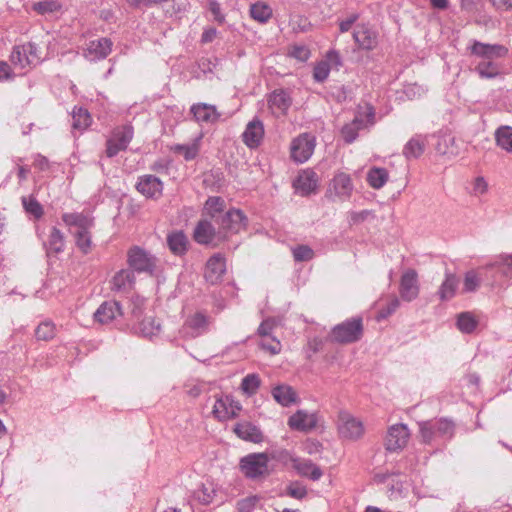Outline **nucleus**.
<instances>
[{"label": "nucleus", "mask_w": 512, "mask_h": 512, "mask_svg": "<svg viewBox=\"0 0 512 512\" xmlns=\"http://www.w3.org/2000/svg\"><path fill=\"white\" fill-rule=\"evenodd\" d=\"M426 140L424 137L411 138L403 148V155L407 158H419L425 151Z\"/></svg>", "instance_id": "4c0bfd02"}, {"label": "nucleus", "mask_w": 512, "mask_h": 512, "mask_svg": "<svg viewBox=\"0 0 512 512\" xmlns=\"http://www.w3.org/2000/svg\"><path fill=\"white\" fill-rule=\"evenodd\" d=\"M139 332L144 337H153L160 332V324L154 317H145L139 323Z\"/></svg>", "instance_id": "49530a36"}, {"label": "nucleus", "mask_w": 512, "mask_h": 512, "mask_svg": "<svg viewBox=\"0 0 512 512\" xmlns=\"http://www.w3.org/2000/svg\"><path fill=\"white\" fill-rule=\"evenodd\" d=\"M353 38L361 50L371 51L378 45V33L370 26L358 24L353 32Z\"/></svg>", "instance_id": "dca6fc26"}, {"label": "nucleus", "mask_w": 512, "mask_h": 512, "mask_svg": "<svg viewBox=\"0 0 512 512\" xmlns=\"http://www.w3.org/2000/svg\"><path fill=\"white\" fill-rule=\"evenodd\" d=\"M287 494L295 499H303L307 495L306 487L298 482H293L287 487Z\"/></svg>", "instance_id": "0e129e2a"}, {"label": "nucleus", "mask_w": 512, "mask_h": 512, "mask_svg": "<svg viewBox=\"0 0 512 512\" xmlns=\"http://www.w3.org/2000/svg\"><path fill=\"white\" fill-rule=\"evenodd\" d=\"M226 273V258L216 253L212 255L206 262L204 268V279L211 285L219 284Z\"/></svg>", "instance_id": "ddd939ff"}, {"label": "nucleus", "mask_w": 512, "mask_h": 512, "mask_svg": "<svg viewBox=\"0 0 512 512\" xmlns=\"http://www.w3.org/2000/svg\"><path fill=\"white\" fill-rule=\"evenodd\" d=\"M260 345L262 349L268 351L272 355L279 354L282 348L281 342L278 339L272 337L262 339Z\"/></svg>", "instance_id": "680f3d73"}, {"label": "nucleus", "mask_w": 512, "mask_h": 512, "mask_svg": "<svg viewBox=\"0 0 512 512\" xmlns=\"http://www.w3.org/2000/svg\"><path fill=\"white\" fill-rule=\"evenodd\" d=\"M261 384V380L257 374H248L241 382V390L244 394L252 396L256 394Z\"/></svg>", "instance_id": "8fccbe9b"}, {"label": "nucleus", "mask_w": 512, "mask_h": 512, "mask_svg": "<svg viewBox=\"0 0 512 512\" xmlns=\"http://www.w3.org/2000/svg\"><path fill=\"white\" fill-rule=\"evenodd\" d=\"M471 54L482 59L481 61H494L498 58H504L508 54V48L499 44H485L474 41L471 48Z\"/></svg>", "instance_id": "4468645a"}, {"label": "nucleus", "mask_w": 512, "mask_h": 512, "mask_svg": "<svg viewBox=\"0 0 512 512\" xmlns=\"http://www.w3.org/2000/svg\"><path fill=\"white\" fill-rule=\"evenodd\" d=\"M364 323L362 317H352L334 326L329 334L330 340L339 344H351L362 339Z\"/></svg>", "instance_id": "f257e3e1"}, {"label": "nucleus", "mask_w": 512, "mask_h": 512, "mask_svg": "<svg viewBox=\"0 0 512 512\" xmlns=\"http://www.w3.org/2000/svg\"><path fill=\"white\" fill-rule=\"evenodd\" d=\"M435 429L438 436H452L454 431V424L447 419H439L434 421Z\"/></svg>", "instance_id": "052dcab7"}, {"label": "nucleus", "mask_w": 512, "mask_h": 512, "mask_svg": "<svg viewBox=\"0 0 512 512\" xmlns=\"http://www.w3.org/2000/svg\"><path fill=\"white\" fill-rule=\"evenodd\" d=\"M234 433L240 439L245 441L253 443H260L263 441V434L261 430L250 422L237 423L234 427Z\"/></svg>", "instance_id": "c756f323"}, {"label": "nucleus", "mask_w": 512, "mask_h": 512, "mask_svg": "<svg viewBox=\"0 0 512 512\" xmlns=\"http://www.w3.org/2000/svg\"><path fill=\"white\" fill-rule=\"evenodd\" d=\"M272 458L284 465L291 464L292 467L294 466V460H297V457H294L288 450L285 449L275 452L272 455Z\"/></svg>", "instance_id": "338daca9"}, {"label": "nucleus", "mask_w": 512, "mask_h": 512, "mask_svg": "<svg viewBox=\"0 0 512 512\" xmlns=\"http://www.w3.org/2000/svg\"><path fill=\"white\" fill-rule=\"evenodd\" d=\"M399 306L400 301L396 296L388 297L384 303H379V309L375 317L376 320L380 322L388 318L398 309Z\"/></svg>", "instance_id": "37998d69"}, {"label": "nucleus", "mask_w": 512, "mask_h": 512, "mask_svg": "<svg viewBox=\"0 0 512 512\" xmlns=\"http://www.w3.org/2000/svg\"><path fill=\"white\" fill-rule=\"evenodd\" d=\"M264 137V126L261 121L253 120L249 122L243 132V142L249 148H256L260 145Z\"/></svg>", "instance_id": "a878e982"}, {"label": "nucleus", "mask_w": 512, "mask_h": 512, "mask_svg": "<svg viewBox=\"0 0 512 512\" xmlns=\"http://www.w3.org/2000/svg\"><path fill=\"white\" fill-rule=\"evenodd\" d=\"M459 280L454 274H446L445 280L439 288V296L441 300H449L456 294Z\"/></svg>", "instance_id": "ea45409f"}, {"label": "nucleus", "mask_w": 512, "mask_h": 512, "mask_svg": "<svg viewBox=\"0 0 512 512\" xmlns=\"http://www.w3.org/2000/svg\"><path fill=\"white\" fill-rule=\"evenodd\" d=\"M410 436L407 425H391L384 438V447L389 452H400L407 446Z\"/></svg>", "instance_id": "9b49d317"}, {"label": "nucleus", "mask_w": 512, "mask_h": 512, "mask_svg": "<svg viewBox=\"0 0 512 512\" xmlns=\"http://www.w3.org/2000/svg\"><path fill=\"white\" fill-rule=\"evenodd\" d=\"M241 472L250 479L265 477L270 474L269 457L266 453H251L241 458Z\"/></svg>", "instance_id": "20e7f679"}, {"label": "nucleus", "mask_w": 512, "mask_h": 512, "mask_svg": "<svg viewBox=\"0 0 512 512\" xmlns=\"http://www.w3.org/2000/svg\"><path fill=\"white\" fill-rule=\"evenodd\" d=\"M260 501L261 497L251 495L239 500L236 504V508L238 512H253V510L259 505Z\"/></svg>", "instance_id": "6e6d98bb"}, {"label": "nucleus", "mask_w": 512, "mask_h": 512, "mask_svg": "<svg viewBox=\"0 0 512 512\" xmlns=\"http://www.w3.org/2000/svg\"><path fill=\"white\" fill-rule=\"evenodd\" d=\"M196 496L197 499L204 504L211 503L215 496V490L212 487V484H202L201 487L197 490Z\"/></svg>", "instance_id": "bf43d9fd"}, {"label": "nucleus", "mask_w": 512, "mask_h": 512, "mask_svg": "<svg viewBox=\"0 0 512 512\" xmlns=\"http://www.w3.org/2000/svg\"><path fill=\"white\" fill-rule=\"evenodd\" d=\"M91 229H86L84 231H74L72 232L76 246L83 252L84 254H87L90 252L92 247V240H91Z\"/></svg>", "instance_id": "09e8293b"}, {"label": "nucleus", "mask_w": 512, "mask_h": 512, "mask_svg": "<svg viewBox=\"0 0 512 512\" xmlns=\"http://www.w3.org/2000/svg\"><path fill=\"white\" fill-rule=\"evenodd\" d=\"M22 204L25 211L34 218L39 219L43 216V207L33 196L23 197Z\"/></svg>", "instance_id": "3c124183"}, {"label": "nucleus", "mask_w": 512, "mask_h": 512, "mask_svg": "<svg viewBox=\"0 0 512 512\" xmlns=\"http://www.w3.org/2000/svg\"><path fill=\"white\" fill-rule=\"evenodd\" d=\"M208 324V318L204 314L196 312L186 319L183 325V331L191 337H196L207 330Z\"/></svg>", "instance_id": "cd10ccee"}, {"label": "nucleus", "mask_w": 512, "mask_h": 512, "mask_svg": "<svg viewBox=\"0 0 512 512\" xmlns=\"http://www.w3.org/2000/svg\"><path fill=\"white\" fill-rule=\"evenodd\" d=\"M482 275L480 270L473 269L465 273L463 279V293L475 292L481 285Z\"/></svg>", "instance_id": "79ce46f5"}, {"label": "nucleus", "mask_w": 512, "mask_h": 512, "mask_svg": "<svg viewBox=\"0 0 512 512\" xmlns=\"http://www.w3.org/2000/svg\"><path fill=\"white\" fill-rule=\"evenodd\" d=\"M375 123V111L372 106L360 107L354 119L343 126L341 136L348 144L356 140L358 132Z\"/></svg>", "instance_id": "f03ea898"}, {"label": "nucleus", "mask_w": 512, "mask_h": 512, "mask_svg": "<svg viewBox=\"0 0 512 512\" xmlns=\"http://www.w3.org/2000/svg\"><path fill=\"white\" fill-rule=\"evenodd\" d=\"M136 189L147 198L158 199L163 192V183L154 175H144L139 178Z\"/></svg>", "instance_id": "a211bd4d"}, {"label": "nucleus", "mask_w": 512, "mask_h": 512, "mask_svg": "<svg viewBox=\"0 0 512 512\" xmlns=\"http://www.w3.org/2000/svg\"><path fill=\"white\" fill-rule=\"evenodd\" d=\"M287 424L292 430L308 432L316 427L317 416L315 413L298 410L289 417Z\"/></svg>", "instance_id": "6ab92c4d"}, {"label": "nucleus", "mask_w": 512, "mask_h": 512, "mask_svg": "<svg viewBox=\"0 0 512 512\" xmlns=\"http://www.w3.org/2000/svg\"><path fill=\"white\" fill-rule=\"evenodd\" d=\"M194 240L199 244L219 243V231L216 232L212 224L207 220H201L197 224L194 234Z\"/></svg>", "instance_id": "393cba45"}, {"label": "nucleus", "mask_w": 512, "mask_h": 512, "mask_svg": "<svg viewBox=\"0 0 512 512\" xmlns=\"http://www.w3.org/2000/svg\"><path fill=\"white\" fill-rule=\"evenodd\" d=\"M277 327V321L273 318H268L262 321L258 327V334L262 339L270 337L271 332Z\"/></svg>", "instance_id": "e2e57ef3"}, {"label": "nucleus", "mask_w": 512, "mask_h": 512, "mask_svg": "<svg viewBox=\"0 0 512 512\" xmlns=\"http://www.w3.org/2000/svg\"><path fill=\"white\" fill-rule=\"evenodd\" d=\"M389 180V172L385 168L372 167L367 172L366 181L373 189H381Z\"/></svg>", "instance_id": "c9c22d12"}, {"label": "nucleus", "mask_w": 512, "mask_h": 512, "mask_svg": "<svg viewBox=\"0 0 512 512\" xmlns=\"http://www.w3.org/2000/svg\"><path fill=\"white\" fill-rule=\"evenodd\" d=\"M62 8L59 0H43L33 4L32 9L40 14L46 15L58 12Z\"/></svg>", "instance_id": "de8ad7c7"}, {"label": "nucleus", "mask_w": 512, "mask_h": 512, "mask_svg": "<svg viewBox=\"0 0 512 512\" xmlns=\"http://www.w3.org/2000/svg\"><path fill=\"white\" fill-rule=\"evenodd\" d=\"M48 254H58L64 250V234L56 227H52L48 239L44 242Z\"/></svg>", "instance_id": "72a5a7b5"}, {"label": "nucleus", "mask_w": 512, "mask_h": 512, "mask_svg": "<svg viewBox=\"0 0 512 512\" xmlns=\"http://www.w3.org/2000/svg\"><path fill=\"white\" fill-rule=\"evenodd\" d=\"M167 244L173 254L180 256L187 251L188 239L183 232L176 231L167 236Z\"/></svg>", "instance_id": "f704fd0d"}, {"label": "nucleus", "mask_w": 512, "mask_h": 512, "mask_svg": "<svg viewBox=\"0 0 512 512\" xmlns=\"http://www.w3.org/2000/svg\"><path fill=\"white\" fill-rule=\"evenodd\" d=\"M337 429L341 438L350 441L362 438L365 433L363 422L347 411L339 413Z\"/></svg>", "instance_id": "6e6552de"}, {"label": "nucleus", "mask_w": 512, "mask_h": 512, "mask_svg": "<svg viewBox=\"0 0 512 512\" xmlns=\"http://www.w3.org/2000/svg\"><path fill=\"white\" fill-rule=\"evenodd\" d=\"M190 111L197 122L215 123L220 117L216 107L206 103L194 104Z\"/></svg>", "instance_id": "c85d7f7f"}, {"label": "nucleus", "mask_w": 512, "mask_h": 512, "mask_svg": "<svg viewBox=\"0 0 512 512\" xmlns=\"http://www.w3.org/2000/svg\"><path fill=\"white\" fill-rule=\"evenodd\" d=\"M318 181L317 174L312 170L306 169L299 173L294 186L301 195H309L316 192Z\"/></svg>", "instance_id": "b1692460"}, {"label": "nucleus", "mask_w": 512, "mask_h": 512, "mask_svg": "<svg viewBox=\"0 0 512 512\" xmlns=\"http://www.w3.org/2000/svg\"><path fill=\"white\" fill-rule=\"evenodd\" d=\"M291 103L290 96L282 89L273 91L268 99L269 109L276 117L285 116Z\"/></svg>", "instance_id": "4be33fe9"}, {"label": "nucleus", "mask_w": 512, "mask_h": 512, "mask_svg": "<svg viewBox=\"0 0 512 512\" xmlns=\"http://www.w3.org/2000/svg\"><path fill=\"white\" fill-rule=\"evenodd\" d=\"M496 145L502 150L512 154V127L500 126L495 131Z\"/></svg>", "instance_id": "58836bf2"}, {"label": "nucleus", "mask_w": 512, "mask_h": 512, "mask_svg": "<svg viewBox=\"0 0 512 512\" xmlns=\"http://www.w3.org/2000/svg\"><path fill=\"white\" fill-rule=\"evenodd\" d=\"M434 422H424L420 424V437L423 443L429 444L437 437Z\"/></svg>", "instance_id": "4d7b16f0"}, {"label": "nucleus", "mask_w": 512, "mask_h": 512, "mask_svg": "<svg viewBox=\"0 0 512 512\" xmlns=\"http://www.w3.org/2000/svg\"><path fill=\"white\" fill-rule=\"evenodd\" d=\"M476 71L481 78H495L501 74L500 66L494 61H480Z\"/></svg>", "instance_id": "a18cd8bd"}, {"label": "nucleus", "mask_w": 512, "mask_h": 512, "mask_svg": "<svg viewBox=\"0 0 512 512\" xmlns=\"http://www.w3.org/2000/svg\"><path fill=\"white\" fill-rule=\"evenodd\" d=\"M274 400L282 406H289L297 402V393L289 385H278L272 389Z\"/></svg>", "instance_id": "7c9ffc66"}, {"label": "nucleus", "mask_w": 512, "mask_h": 512, "mask_svg": "<svg viewBox=\"0 0 512 512\" xmlns=\"http://www.w3.org/2000/svg\"><path fill=\"white\" fill-rule=\"evenodd\" d=\"M122 315L120 304L116 301L102 303L94 313V318L101 324H107Z\"/></svg>", "instance_id": "bb28decb"}, {"label": "nucleus", "mask_w": 512, "mask_h": 512, "mask_svg": "<svg viewBox=\"0 0 512 512\" xmlns=\"http://www.w3.org/2000/svg\"><path fill=\"white\" fill-rule=\"evenodd\" d=\"M224 209V200L221 197H209L205 203V212L214 218L217 213L222 212Z\"/></svg>", "instance_id": "5fc2aeb1"}, {"label": "nucleus", "mask_w": 512, "mask_h": 512, "mask_svg": "<svg viewBox=\"0 0 512 512\" xmlns=\"http://www.w3.org/2000/svg\"><path fill=\"white\" fill-rule=\"evenodd\" d=\"M62 221L68 227L72 233L74 231H84L86 229H92L93 218L88 214L84 213H64L62 215Z\"/></svg>", "instance_id": "5701e85b"}, {"label": "nucleus", "mask_w": 512, "mask_h": 512, "mask_svg": "<svg viewBox=\"0 0 512 512\" xmlns=\"http://www.w3.org/2000/svg\"><path fill=\"white\" fill-rule=\"evenodd\" d=\"M10 61L20 69L36 66L41 61L40 49L32 42L17 45L12 50Z\"/></svg>", "instance_id": "0eeeda50"}, {"label": "nucleus", "mask_w": 512, "mask_h": 512, "mask_svg": "<svg viewBox=\"0 0 512 512\" xmlns=\"http://www.w3.org/2000/svg\"><path fill=\"white\" fill-rule=\"evenodd\" d=\"M135 273L130 269H121L110 280L111 289L115 292L128 293L135 285Z\"/></svg>", "instance_id": "412c9836"}, {"label": "nucleus", "mask_w": 512, "mask_h": 512, "mask_svg": "<svg viewBox=\"0 0 512 512\" xmlns=\"http://www.w3.org/2000/svg\"><path fill=\"white\" fill-rule=\"evenodd\" d=\"M127 264L130 270L152 275L157 267V258L140 246H132L127 251Z\"/></svg>", "instance_id": "423d86ee"}, {"label": "nucleus", "mask_w": 512, "mask_h": 512, "mask_svg": "<svg viewBox=\"0 0 512 512\" xmlns=\"http://www.w3.org/2000/svg\"><path fill=\"white\" fill-rule=\"evenodd\" d=\"M353 190L351 176L344 171H337L328 184L326 197L332 201H347L352 196Z\"/></svg>", "instance_id": "39448f33"}, {"label": "nucleus", "mask_w": 512, "mask_h": 512, "mask_svg": "<svg viewBox=\"0 0 512 512\" xmlns=\"http://www.w3.org/2000/svg\"><path fill=\"white\" fill-rule=\"evenodd\" d=\"M249 12L251 18L261 24L267 23L273 14L270 5L261 1L251 4Z\"/></svg>", "instance_id": "e433bc0d"}, {"label": "nucleus", "mask_w": 512, "mask_h": 512, "mask_svg": "<svg viewBox=\"0 0 512 512\" xmlns=\"http://www.w3.org/2000/svg\"><path fill=\"white\" fill-rule=\"evenodd\" d=\"M477 326V321L469 312L461 313L457 319V327L461 332L471 333Z\"/></svg>", "instance_id": "603ef678"}, {"label": "nucleus", "mask_w": 512, "mask_h": 512, "mask_svg": "<svg viewBox=\"0 0 512 512\" xmlns=\"http://www.w3.org/2000/svg\"><path fill=\"white\" fill-rule=\"evenodd\" d=\"M316 145L314 136L303 133L294 138L290 145V156L297 163L306 162L313 154Z\"/></svg>", "instance_id": "9d476101"}, {"label": "nucleus", "mask_w": 512, "mask_h": 512, "mask_svg": "<svg viewBox=\"0 0 512 512\" xmlns=\"http://www.w3.org/2000/svg\"><path fill=\"white\" fill-rule=\"evenodd\" d=\"M455 142V139L450 136H441L439 138V141L436 145V150L441 155H448L452 154V152L449 150V145L453 144Z\"/></svg>", "instance_id": "69168bd1"}, {"label": "nucleus", "mask_w": 512, "mask_h": 512, "mask_svg": "<svg viewBox=\"0 0 512 512\" xmlns=\"http://www.w3.org/2000/svg\"><path fill=\"white\" fill-rule=\"evenodd\" d=\"M112 51V41L108 38H99L91 40L87 44L84 56L90 61H96L106 58Z\"/></svg>", "instance_id": "aec40b11"}, {"label": "nucleus", "mask_w": 512, "mask_h": 512, "mask_svg": "<svg viewBox=\"0 0 512 512\" xmlns=\"http://www.w3.org/2000/svg\"><path fill=\"white\" fill-rule=\"evenodd\" d=\"M242 406L239 401L235 400L231 395L217 394L212 407V415L218 421L224 422L236 418Z\"/></svg>", "instance_id": "1a4fd4ad"}, {"label": "nucleus", "mask_w": 512, "mask_h": 512, "mask_svg": "<svg viewBox=\"0 0 512 512\" xmlns=\"http://www.w3.org/2000/svg\"><path fill=\"white\" fill-rule=\"evenodd\" d=\"M246 218L241 210L231 209L221 219L219 240L225 241L230 235L240 232L245 227Z\"/></svg>", "instance_id": "f8f14e48"}, {"label": "nucleus", "mask_w": 512, "mask_h": 512, "mask_svg": "<svg viewBox=\"0 0 512 512\" xmlns=\"http://www.w3.org/2000/svg\"><path fill=\"white\" fill-rule=\"evenodd\" d=\"M341 66V58L338 52L329 51L325 55L324 59L319 61L313 72V77L318 82H323L329 76L332 69H338Z\"/></svg>", "instance_id": "f3484780"}, {"label": "nucleus", "mask_w": 512, "mask_h": 512, "mask_svg": "<svg viewBox=\"0 0 512 512\" xmlns=\"http://www.w3.org/2000/svg\"><path fill=\"white\" fill-rule=\"evenodd\" d=\"M73 123L72 126L74 129H78L83 131L87 129L92 123V117L86 109L81 107L74 108L72 114Z\"/></svg>", "instance_id": "c03bdc74"}, {"label": "nucleus", "mask_w": 512, "mask_h": 512, "mask_svg": "<svg viewBox=\"0 0 512 512\" xmlns=\"http://www.w3.org/2000/svg\"><path fill=\"white\" fill-rule=\"evenodd\" d=\"M296 261H309L314 257V251L307 245H298L292 249Z\"/></svg>", "instance_id": "13d9d810"}, {"label": "nucleus", "mask_w": 512, "mask_h": 512, "mask_svg": "<svg viewBox=\"0 0 512 512\" xmlns=\"http://www.w3.org/2000/svg\"><path fill=\"white\" fill-rule=\"evenodd\" d=\"M202 138L203 134L200 133L191 143L175 145L172 150L174 153L183 156L186 161L193 160L199 154Z\"/></svg>", "instance_id": "2f4dec72"}, {"label": "nucleus", "mask_w": 512, "mask_h": 512, "mask_svg": "<svg viewBox=\"0 0 512 512\" xmlns=\"http://www.w3.org/2000/svg\"><path fill=\"white\" fill-rule=\"evenodd\" d=\"M488 185L483 177H477L473 182V192L475 195H483L487 192Z\"/></svg>", "instance_id": "774afa93"}, {"label": "nucleus", "mask_w": 512, "mask_h": 512, "mask_svg": "<svg viewBox=\"0 0 512 512\" xmlns=\"http://www.w3.org/2000/svg\"><path fill=\"white\" fill-rule=\"evenodd\" d=\"M57 335L56 325L50 321L45 320L38 324L35 328V337L38 341H51Z\"/></svg>", "instance_id": "a19ab883"}, {"label": "nucleus", "mask_w": 512, "mask_h": 512, "mask_svg": "<svg viewBox=\"0 0 512 512\" xmlns=\"http://www.w3.org/2000/svg\"><path fill=\"white\" fill-rule=\"evenodd\" d=\"M399 293L404 301L411 302L419 295L418 274L414 269H407L401 276Z\"/></svg>", "instance_id": "2eb2a0df"}, {"label": "nucleus", "mask_w": 512, "mask_h": 512, "mask_svg": "<svg viewBox=\"0 0 512 512\" xmlns=\"http://www.w3.org/2000/svg\"><path fill=\"white\" fill-rule=\"evenodd\" d=\"M293 468L299 475L309 477L312 480H319L323 475L321 469L309 460L297 458V460H294Z\"/></svg>", "instance_id": "473e14b6"}, {"label": "nucleus", "mask_w": 512, "mask_h": 512, "mask_svg": "<svg viewBox=\"0 0 512 512\" xmlns=\"http://www.w3.org/2000/svg\"><path fill=\"white\" fill-rule=\"evenodd\" d=\"M134 137V128L130 124L115 127L106 140V155L109 158L125 151Z\"/></svg>", "instance_id": "7ed1b4c3"}, {"label": "nucleus", "mask_w": 512, "mask_h": 512, "mask_svg": "<svg viewBox=\"0 0 512 512\" xmlns=\"http://www.w3.org/2000/svg\"><path fill=\"white\" fill-rule=\"evenodd\" d=\"M287 55L300 62H306L310 58V50L305 45L294 44L288 47Z\"/></svg>", "instance_id": "864d4df0"}]
</instances>
